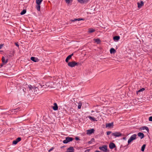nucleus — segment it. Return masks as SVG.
<instances>
[{"instance_id":"f257e3e1","label":"nucleus","mask_w":152,"mask_h":152,"mask_svg":"<svg viewBox=\"0 0 152 152\" xmlns=\"http://www.w3.org/2000/svg\"><path fill=\"white\" fill-rule=\"evenodd\" d=\"M68 63V65L71 67H74L76 66H77L79 64V63L76 62L75 61L69 62Z\"/></svg>"},{"instance_id":"f03ea898","label":"nucleus","mask_w":152,"mask_h":152,"mask_svg":"<svg viewBox=\"0 0 152 152\" xmlns=\"http://www.w3.org/2000/svg\"><path fill=\"white\" fill-rule=\"evenodd\" d=\"M137 135L136 134H134L132 135L129 139L128 141V145L131 142H132L133 140H135L136 138Z\"/></svg>"},{"instance_id":"7ed1b4c3","label":"nucleus","mask_w":152,"mask_h":152,"mask_svg":"<svg viewBox=\"0 0 152 152\" xmlns=\"http://www.w3.org/2000/svg\"><path fill=\"white\" fill-rule=\"evenodd\" d=\"M74 139V138L73 137H67L66 138L65 140H63V142L64 144H66L72 141Z\"/></svg>"},{"instance_id":"20e7f679","label":"nucleus","mask_w":152,"mask_h":152,"mask_svg":"<svg viewBox=\"0 0 152 152\" xmlns=\"http://www.w3.org/2000/svg\"><path fill=\"white\" fill-rule=\"evenodd\" d=\"M107 146L106 145H103L102 147H99V149L101 150L102 151L105 152H107Z\"/></svg>"},{"instance_id":"39448f33","label":"nucleus","mask_w":152,"mask_h":152,"mask_svg":"<svg viewBox=\"0 0 152 152\" xmlns=\"http://www.w3.org/2000/svg\"><path fill=\"white\" fill-rule=\"evenodd\" d=\"M112 136H114L115 137H119L122 136V134L119 132H115L112 134Z\"/></svg>"},{"instance_id":"423d86ee","label":"nucleus","mask_w":152,"mask_h":152,"mask_svg":"<svg viewBox=\"0 0 152 152\" xmlns=\"http://www.w3.org/2000/svg\"><path fill=\"white\" fill-rule=\"evenodd\" d=\"M86 131V134H87L90 135L93 133H94L95 131V130L94 129H90L87 130Z\"/></svg>"},{"instance_id":"0eeeda50","label":"nucleus","mask_w":152,"mask_h":152,"mask_svg":"<svg viewBox=\"0 0 152 152\" xmlns=\"http://www.w3.org/2000/svg\"><path fill=\"white\" fill-rule=\"evenodd\" d=\"M116 145L115 143L111 142L109 145V147L110 149H113L114 148H116Z\"/></svg>"},{"instance_id":"6e6552de","label":"nucleus","mask_w":152,"mask_h":152,"mask_svg":"<svg viewBox=\"0 0 152 152\" xmlns=\"http://www.w3.org/2000/svg\"><path fill=\"white\" fill-rule=\"evenodd\" d=\"M65 152H74V149L73 147L71 146L67 149Z\"/></svg>"},{"instance_id":"1a4fd4ad","label":"nucleus","mask_w":152,"mask_h":152,"mask_svg":"<svg viewBox=\"0 0 152 152\" xmlns=\"http://www.w3.org/2000/svg\"><path fill=\"white\" fill-rule=\"evenodd\" d=\"M73 55V53H72V54H71L70 55H69L65 59V61L66 63H68L69 62V60L70 59L72 56Z\"/></svg>"},{"instance_id":"9d476101","label":"nucleus","mask_w":152,"mask_h":152,"mask_svg":"<svg viewBox=\"0 0 152 152\" xmlns=\"http://www.w3.org/2000/svg\"><path fill=\"white\" fill-rule=\"evenodd\" d=\"M31 61L34 62H38L39 61V60L37 58L34 57H31Z\"/></svg>"},{"instance_id":"9b49d317","label":"nucleus","mask_w":152,"mask_h":152,"mask_svg":"<svg viewBox=\"0 0 152 152\" xmlns=\"http://www.w3.org/2000/svg\"><path fill=\"white\" fill-rule=\"evenodd\" d=\"M9 59L8 58H7L6 60H5V58L4 57V56H3L2 58V59H1L2 62L4 64H5L8 62V61Z\"/></svg>"},{"instance_id":"f8f14e48","label":"nucleus","mask_w":152,"mask_h":152,"mask_svg":"<svg viewBox=\"0 0 152 152\" xmlns=\"http://www.w3.org/2000/svg\"><path fill=\"white\" fill-rule=\"evenodd\" d=\"M113 122L111 123H107L106 124V127H109L110 128L112 127V128L113 127Z\"/></svg>"},{"instance_id":"ddd939ff","label":"nucleus","mask_w":152,"mask_h":152,"mask_svg":"<svg viewBox=\"0 0 152 152\" xmlns=\"http://www.w3.org/2000/svg\"><path fill=\"white\" fill-rule=\"evenodd\" d=\"M84 20V19L83 18H78V19L75 18L74 20H72V19L71 20H70V21L74 22L75 21H79L81 20Z\"/></svg>"},{"instance_id":"4468645a","label":"nucleus","mask_w":152,"mask_h":152,"mask_svg":"<svg viewBox=\"0 0 152 152\" xmlns=\"http://www.w3.org/2000/svg\"><path fill=\"white\" fill-rule=\"evenodd\" d=\"M54 106L52 107L54 110H58V106L56 103H54L53 104Z\"/></svg>"},{"instance_id":"2eb2a0df","label":"nucleus","mask_w":152,"mask_h":152,"mask_svg":"<svg viewBox=\"0 0 152 152\" xmlns=\"http://www.w3.org/2000/svg\"><path fill=\"white\" fill-rule=\"evenodd\" d=\"M137 135L138 137H140L141 139H142L144 137V134L141 132H140L138 133Z\"/></svg>"},{"instance_id":"dca6fc26","label":"nucleus","mask_w":152,"mask_h":152,"mask_svg":"<svg viewBox=\"0 0 152 152\" xmlns=\"http://www.w3.org/2000/svg\"><path fill=\"white\" fill-rule=\"evenodd\" d=\"M137 4L138 5V7L139 8H140L144 5V2L143 1H141L140 3L138 2Z\"/></svg>"},{"instance_id":"f3484780","label":"nucleus","mask_w":152,"mask_h":152,"mask_svg":"<svg viewBox=\"0 0 152 152\" xmlns=\"http://www.w3.org/2000/svg\"><path fill=\"white\" fill-rule=\"evenodd\" d=\"M13 56V54H12V52L11 51H10L9 53V54L7 56V58H8L10 59Z\"/></svg>"},{"instance_id":"a211bd4d","label":"nucleus","mask_w":152,"mask_h":152,"mask_svg":"<svg viewBox=\"0 0 152 152\" xmlns=\"http://www.w3.org/2000/svg\"><path fill=\"white\" fill-rule=\"evenodd\" d=\"M120 39V37L118 36H115L113 37V39L114 41H118Z\"/></svg>"},{"instance_id":"6ab92c4d","label":"nucleus","mask_w":152,"mask_h":152,"mask_svg":"<svg viewBox=\"0 0 152 152\" xmlns=\"http://www.w3.org/2000/svg\"><path fill=\"white\" fill-rule=\"evenodd\" d=\"M140 129L141 130L146 129L148 132L149 131V129L148 128V127L146 126H144L141 127L140 128Z\"/></svg>"},{"instance_id":"aec40b11","label":"nucleus","mask_w":152,"mask_h":152,"mask_svg":"<svg viewBox=\"0 0 152 152\" xmlns=\"http://www.w3.org/2000/svg\"><path fill=\"white\" fill-rule=\"evenodd\" d=\"M88 32L89 33H92L95 31V30L92 28H89L88 29Z\"/></svg>"},{"instance_id":"412c9836","label":"nucleus","mask_w":152,"mask_h":152,"mask_svg":"<svg viewBox=\"0 0 152 152\" xmlns=\"http://www.w3.org/2000/svg\"><path fill=\"white\" fill-rule=\"evenodd\" d=\"M116 52L115 50L113 48H112L110 49V52L111 54L115 53Z\"/></svg>"},{"instance_id":"4be33fe9","label":"nucleus","mask_w":152,"mask_h":152,"mask_svg":"<svg viewBox=\"0 0 152 152\" xmlns=\"http://www.w3.org/2000/svg\"><path fill=\"white\" fill-rule=\"evenodd\" d=\"M37 5L36 7V8L37 10L39 11L40 9V4H36Z\"/></svg>"},{"instance_id":"5701e85b","label":"nucleus","mask_w":152,"mask_h":152,"mask_svg":"<svg viewBox=\"0 0 152 152\" xmlns=\"http://www.w3.org/2000/svg\"><path fill=\"white\" fill-rule=\"evenodd\" d=\"M94 40L95 41V42L98 44L100 43L101 42V40L99 39H94Z\"/></svg>"},{"instance_id":"b1692460","label":"nucleus","mask_w":152,"mask_h":152,"mask_svg":"<svg viewBox=\"0 0 152 152\" xmlns=\"http://www.w3.org/2000/svg\"><path fill=\"white\" fill-rule=\"evenodd\" d=\"M145 90V89L144 88H142L140 89L137 92V95L140 92L142 91Z\"/></svg>"},{"instance_id":"393cba45","label":"nucleus","mask_w":152,"mask_h":152,"mask_svg":"<svg viewBox=\"0 0 152 152\" xmlns=\"http://www.w3.org/2000/svg\"><path fill=\"white\" fill-rule=\"evenodd\" d=\"M146 146V145L145 144H143L141 148V151H144L145 150V148Z\"/></svg>"},{"instance_id":"a878e982","label":"nucleus","mask_w":152,"mask_h":152,"mask_svg":"<svg viewBox=\"0 0 152 152\" xmlns=\"http://www.w3.org/2000/svg\"><path fill=\"white\" fill-rule=\"evenodd\" d=\"M26 9H23V11L21 12L20 13L21 15H23L25 14L26 12Z\"/></svg>"},{"instance_id":"bb28decb","label":"nucleus","mask_w":152,"mask_h":152,"mask_svg":"<svg viewBox=\"0 0 152 152\" xmlns=\"http://www.w3.org/2000/svg\"><path fill=\"white\" fill-rule=\"evenodd\" d=\"M88 117L91 120H92L93 121H96L95 118H94V117L91 116H89Z\"/></svg>"},{"instance_id":"cd10ccee","label":"nucleus","mask_w":152,"mask_h":152,"mask_svg":"<svg viewBox=\"0 0 152 152\" xmlns=\"http://www.w3.org/2000/svg\"><path fill=\"white\" fill-rule=\"evenodd\" d=\"M20 107H18L16 109L12 110V112L13 111H14V112H18L19 111H20Z\"/></svg>"},{"instance_id":"c85d7f7f","label":"nucleus","mask_w":152,"mask_h":152,"mask_svg":"<svg viewBox=\"0 0 152 152\" xmlns=\"http://www.w3.org/2000/svg\"><path fill=\"white\" fill-rule=\"evenodd\" d=\"M28 87L29 88L30 90H31L32 91L34 89V87L32 86L31 85H28Z\"/></svg>"},{"instance_id":"c756f323","label":"nucleus","mask_w":152,"mask_h":152,"mask_svg":"<svg viewBox=\"0 0 152 152\" xmlns=\"http://www.w3.org/2000/svg\"><path fill=\"white\" fill-rule=\"evenodd\" d=\"M43 1V0H36V4H41V2Z\"/></svg>"},{"instance_id":"7c9ffc66","label":"nucleus","mask_w":152,"mask_h":152,"mask_svg":"<svg viewBox=\"0 0 152 152\" xmlns=\"http://www.w3.org/2000/svg\"><path fill=\"white\" fill-rule=\"evenodd\" d=\"M82 105V104L81 102H79L78 103V109H80L81 108V106Z\"/></svg>"},{"instance_id":"2f4dec72","label":"nucleus","mask_w":152,"mask_h":152,"mask_svg":"<svg viewBox=\"0 0 152 152\" xmlns=\"http://www.w3.org/2000/svg\"><path fill=\"white\" fill-rule=\"evenodd\" d=\"M34 92H36V93H37L38 91V88L37 87H34Z\"/></svg>"},{"instance_id":"473e14b6","label":"nucleus","mask_w":152,"mask_h":152,"mask_svg":"<svg viewBox=\"0 0 152 152\" xmlns=\"http://www.w3.org/2000/svg\"><path fill=\"white\" fill-rule=\"evenodd\" d=\"M16 140H17V142H20L21 140V138L20 137H18L17 138Z\"/></svg>"},{"instance_id":"72a5a7b5","label":"nucleus","mask_w":152,"mask_h":152,"mask_svg":"<svg viewBox=\"0 0 152 152\" xmlns=\"http://www.w3.org/2000/svg\"><path fill=\"white\" fill-rule=\"evenodd\" d=\"M18 143V142H17V140H15L13 141L12 142V144H14V145H16Z\"/></svg>"},{"instance_id":"f704fd0d","label":"nucleus","mask_w":152,"mask_h":152,"mask_svg":"<svg viewBox=\"0 0 152 152\" xmlns=\"http://www.w3.org/2000/svg\"><path fill=\"white\" fill-rule=\"evenodd\" d=\"M65 2L67 4H69L70 3V2H71V0H65Z\"/></svg>"},{"instance_id":"c9c22d12","label":"nucleus","mask_w":152,"mask_h":152,"mask_svg":"<svg viewBox=\"0 0 152 152\" xmlns=\"http://www.w3.org/2000/svg\"><path fill=\"white\" fill-rule=\"evenodd\" d=\"M89 1V0H84L83 2V4H86Z\"/></svg>"},{"instance_id":"e433bc0d","label":"nucleus","mask_w":152,"mask_h":152,"mask_svg":"<svg viewBox=\"0 0 152 152\" xmlns=\"http://www.w3.org/2000/svg\"><path fill=\"white\" fill-rule=\"evenodd\" d=\"M84 0H77L78 2L81 4H83Z\"/></svg>"},{"instance_id":"4c0bfd02","label":"nucleus","mask_w":152,"mask_h":152,"mask_svg":"<svg viewBox=\"0 0 152 152\" xmlns=\"http://www.w3.org/2000/svg\"><path fill=\"white\" fill-rule=\"evenodd\" d=\"M149 121H152V116H150L149 118Z\"/></svg>"},{"instance_id":"58836bf2","label":"nucleus","mask_w":152,"mask_h":152,"mask_svg":"<svg viewBox=\"0 0 152 152\" xmlns=\"http://www.w3.org/2000/svg\"><path fill=\"white\" fill-rule=\"evenodd\" d=\"M112 133L111 131H108L107 132V134L108 135Z\"/></svg>"},{"instance_id":"ea45409f","label":"nucleus","mask_w":152,"mask_h":152,"mask_svg":"<svg viewBox=\"0 0 152 152\" xmlns=\"http://www.w3.org/2000/svg\"><path fill=\"white\" fill-rule=\"evenodd\" d=\"M53 149H54V147H52V148H51L50 149L48 150V152H50L51 151H52Z\"/></svg>"},{"instance_id":"a19ab883","label":"nucleus","mask_w":152,"mask_h":152,"mask_svg":"<svg viewBox=\"0 0 152 152\" xmlns=\"http://www.w3.org/2000/svg\"><path fill=\"white\" fill-rule=\"evenodd\" d=\"M75 139L76 140H80L79 138V137H75Z\"/></svg>"},{"instance_id":"79ce46f5","label":"nucleus","mask_w":152,"mask_h":152,"mask_svg":"<svg viewBox=\"0 0 152 152\" xmlns=\"http://www.w3.org/2000/svg\"><path fill=\"white\" fill-rule=\"evenodd\" d=\"M15 45H16V46L17 47H19V45L18 44V42H15Z\"/></svg>"},{"instance_id":"37998d69","label":"nucleus","mask_w":152,"mask_h":152,"mask_svg":"<svg viewBox=\"0 0 152 152\" xmlns=\"http://www.w3.org/2000/svg\"><path fill=\"white\" fill-rule=\"evenodd\" d=\"M4 64L3 63L0 65V68L2 67L4 64Z\"/></svg>"},{"instance_id":"c03bdc74","label":"nucleus","mask_w":152,"mask_h":152,"mask_svg":"<svg viewBox=\"0 0 152 152\" xmlns=\"http://www.w3.org/2000/svg\"><path fill=\"white\" fill-rule=\"evenodd\" d=\"M91 142H94L95 141V140H94V138H92L91 139Z\"/></svg>"},{"instance_id":"a18cd8bd","label":"nucleus","mask_w":152,"mask_h":152,"mask_svg":"<svg viewBox=\"0 0 152 152\" xmlns=\"http://www.w3.org/2000/svg\"><path fill=\"white\" fill-rule=\"evenodd\" d=\"M4 44H2L0 45V49H1L2 46H3Z\"/></svg>"},{"instance_id":"49530a36","label":"nucleus","mask_w":152,"mask_h":152,"mask_svg":"<svg viewBox=\"0 0 152 152\" xmlns=\"http://www.w3.org/2000/svg\"><path fill=\"white\" fill-rule=\"evenodd\" d=\"M89 151L90 149H87L85 151V152H89Z\"/></svg>"},{"instance_id":"de8ad7c7","label":"nucleus","mask_w":152,"mask_h":152,"mask_svg":"<svg viewBox=\"0 0 152 152\" xmlns=\"http://www.w3.org/2000/svg\"><path fill=\"white\" fill-rule=\"evenodd\" d=\"M92 143V142H91V141H89L88 142V143L89 144H91Z\"/></svg>"},{"instance_id":"09e8293b","label":"nucleus","mask_w":152,"mask_h":152,"mask_svg":"<svg viewBox=\"0 0 152 152\" xmlns=\"http://www.w3.org/2000/svg\"><path fill=\"white\" fill-rule=\"evenodd\" d=\"M122 139L124 140H125L126 139V137H123L122 138Z\"/></svg>"},{"instance_id":"8fccbe9b","label":"nucleus","mask_w":152,"mask_h":152,"mask_svg":"<svg viewBox=\"0 0 152 152\" xmlns=\"http://www.w3.org/2000/svg\"><path fill=\"white\" fill-rule=\"evenodd\" d=\"M65 147V146H63L61 147V148H64V147Z\"/></svg>"},{"instance_id":"3c124183","label":"nucleus","mask_w":152,"mask_h":152,"mask_svg":"<svg viewBox=\"0 0 152 152\" xmlns=\"http://www.w3.org/2000/svg\"><path fill=\"white\" fill-rule=\"evenodd\" d=\"M128 148V147H126L125 148V149H126H126Z\"/></svg>"},{"instance_id":"603ef678","label":"nucleus","mask_w":152,"mask_h":152,"mask_svg":"<svg viewBox=\"0 0 152 152\" xmlns=\"http://www.w3.org/2000/svg\"><path fill=\"white\" fill-rule=\"evenodd\" d=\"M122 146H123V145H121V148L122 147Z\"/></svg>"},{"instance_id":"864d4df0","label":"nucleus","mask_w":152,"mask_h":152,"mask_svg":"<svg viewBox=\"0 0 152 152\" xmlns=\"http://www.w3.org/2000/svg\"><path fill=\"white\" fill-rule=\"evenodd\" d=\"M69 23H67V24H68Z\"/></svg>"},{"instance_id":"5fc2aeb1","label":"nucleus","mask_w":152,"mask_h":152,"mask_svg":"<svg viewBox=\"0 0 152 152\" xmlns=\"http://www.w3.org/2000/svg\"><path fill=\"white\" fill-rule=\"evenodd\" d=\"M126 146H124V147H126Z\"/></svg>"},{"instance_id":"6e6d98bb","label":"nucleus","mask_w":152,"mask_h":152,"mask_svg":"<svg viewBox=\"0 0 152 152\" xmlns=\"http://www.w3.org/2000/svg\"><path fill=\"white\" fill-rule=\"evenodd\" d=\"M23 91L24 90V89H23Z\"/></svg>"},{"instance_id":"4d7b16f0","label":"nucleus","mask_w":152,"mask_h":152,"mask_svg":"<svg viewBox=\"0 0 152 152\" xmlns=\"http://www.w3.org/2000/svg\"><path fill=\"white\" fill-rule=\"evenodd\" d=\"M23 91L24 90V89H23Z\"/></svg>"}]
</instances>
